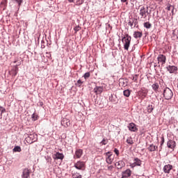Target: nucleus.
Segmentation results:
<instances>
[{
    "mask_svg": "<svg viewBox=\"0 0 178 178\" xmlns=\"http://www.w3.org/2000/svg\"><path fill=\"white\" fill-rule=\"evenodd\" d=\"M13 151V152H22V147L20 146H15Z\"/></svg>",
    "mask_w": 178,
    "mask_h": 178,
    "instance_id": "obj_26",
    "label": "nucleus"
},
{
    "mask_svg": "<svg viewBox=\"0 0 178 178\" xmlns=\"http://www.w3.org/2000/svg\"><path fill=\"white\" fill-rule=\"evenodd\" d=\"M40 106H42V102L40 103Z\"/></svg>",
    "mask_w": 178,
    "mask_h": 178,
    "instance_id": "obj_50",
    "label": "nucleus"
},
{
    "mask_svg": "<svg viewBox=\"0 0 178 178\" xmlns=\"http://www.w3.org/2000/svg\"><path fill=\"white\" fill-rule=\"evenodd\" d=\"M72 178H81V175L79 173H74L72 175Z\"/></svg>",
    "mask_w": 178,
    "mask_h": 178,
    "instance_id": "obj_35",
    "label": "nucleus"
},
{
    "mask_svg": "<svg viewBox=\"0 0 178 178\" xmlns=\"http://www.w3.org/2000/svg\"><path fill=\"white\" fill-rule=\"evenodd\" d=\"M123 94L124 97H130V94H131L130 90L127 89L124 90Z\"/></svg>",
    "mask_w": 178,
    "mask_h": 178,
    "instance_id": "obj_28",
    "label": "nucleus"
},
{
    "mask_svg": "<svg viewBox=\"0 0 178 178\" xmlns=\"http://www.w3.org/2000/svg\"><path fill=\"white\" fill-rule=\"evenodd\" d=\"M81 155H83V149H76L75 152L74 157L79 159L81 158Z\"/></svg>",
    "mask_w": 178,
    "mask_h": 178,
    "instance_id": "obj_18",
    "label": "nucleus"
},
{
    "mask_svg": "<svg viewBox=\"0 0 178 178\" xmlns=\"http://www.w3.org/2000/svg\"><path fill=\"white\" fill-rule=\"evenodd\" d=\"M125 163H124L123 161H119L118 162L115 163V166L118 169H122V168H124L125 166Z\"/></svg>",
    "mask_w": 178,
    "mask_h": 178,
    "instance_id": "obj_21",
    "label": "nucleus"
},
{
    "mask_svg": "<svg viewBox=\"0 0 178 178\" xmlns=\"http://www.w3.org/2000/svg\"><path fill=\"white\" fill-rule=\"evenodd\" d=\"M134 38H141V37H143V32L141 31H136L135 32H134Z\"/></svg>",
    "mask_w": 178,
    "mask_h": 178,
    "instance_id": "obj_22",
    "label": "nucleus"
},
{
    "mask_svg": "<svg viewBox=\"0 0 178 178\" xmlns=\"http://www.w3.org/2000/svg\"><path fill=\"white\" fill-rule=\"evenodd\" d=\"M164 143H165V138L163 136H162L161 141V145H160L161 149H162V145H163Z\"/></svg>",
    "mask_w": 178,
    "mask_h": 178,
    "instance_id": "obj_36",
    "label": "nucleus"
},
{
    "mask_svg": "<svg viewBox=\"0 0 178 178\" xmlns=\"http://www.w3.org/2000/svg\"><path fill=\"white\" fill-rule=\"evenodd\" d=\"M83 3H84V0H77V1H76L75 5H76V6H80V5H83Z\"/></svg>",
    "mask_w": 178,
    "mask_h": 178,
    "instance_id": "obj_31",
    "label": "nucleus"
},
{
    "mask_svg": "<svg viewBox=\"0 0 178 178\" xmlns=\"http://www.w3.org/2000/svg\"><path fill=\"white\" fill-rule=\"evenodd\" d=\"M141 94H142V96L143 97V98H145L148 94V90H147L145 89H143L141 90Z\"/></svg>",
    "mask_w": 178,
    "mask_h": 178,
    "instance_id": "obj_27",
    "label": "nucleus"
},
{
    "mask_svg": "<svg viewBox=\"0 0 178 178\" xmlns=\"http://www.w3.org/2000/svg\"><path fill=\"white\" fill-rule=\"evenodd\" d=\"M109 101L113 104H118V97L116 95H111L109 96Z\"/></svg>",
    "mask_w": 178,
    "mask_h": 178,
    "instance_id": "obj_20",
    "label": "nucleus"
},
{
    "mask_svg": "<svg viewBox=\"0 0 178 178\" xmlns=\"http://www.w3.org/2000/svg\"><path fill=\"white\" fill-rule=\"evenodd\" d=\"M61 124L64 127H69V126H70V120L67 119V118H63L61 120Z\"/></svg>",
    "mask_w": 178,
    "mask_h": 178,
    "instance_id": "obj_12",
    "label": "nucleus"
},
{
    "mask_svg": "<svg viewBox=\"0 0 178 178\" xmlns=\"http://www.w3.org/2000/svg\"><path fill=\"white\" fill-rule=\"evenodd\" d=\"M5 112H6V108L0 106V119H2V115L5 113Z\"/></svg>",
    "mask_w": 178,
    "mask_h": 178,
    "instance_id": "obj_25",
    "label": "nucleus"
},
{
    "mask_svg": "<svg viewBox=\"0 0 178 178\" xmlns=\"http://www.w3.org/2000/svg\"><path fill=\"white\" fill-rule=\"evenodd\" d=\"M105 155L106 163H108V165L112 164V163L113 162V159H115V156H113L112 152H108L105 153Z\"/></svg>",
    "mask_w": 178,
    "mask_h": 178,
    "instance_id": "obj_2",
    "label": "nucleus"
},
{
    "mask_svg": "<svg viewBox=\"0 0 178 178\" xmlns=\"http://www.w3.org/2000/svg\"><path fill=\"white\" fill-rule=\"evenodd\" d=\"M74 168L79 170H84V168H86V163L79 161L74 164Z\"/></svg>",
    "mask_w": 178,
    "mask_h": 178,
    "instance_id": "obj_5",
    "label": "nucleus"
},
{
    "mask_svg": "<svg viewBox=\"0 0 178 178\" xmlns=\"http://www.w3.org/2000/svg\"><path fill=\"white\" fill-rule=\"evenodd\" d=\"M53 158L54 159H60L62 161L65 158V156L62 153L56 152L53 154Z\"/></svg>",
    "mask_w": 178,
    "mask_h": 178,
    "instance_id": "obj_13",
    "label": "nucleus"
},
{
    "mask_svg": "<svg viewBox=\"0 0 178 178\" xmlns=\"http://www.w3.org/2000/svg\"><path fill=\"white\" fill-rule=\"evenodd\" d=\"M158 63H161V65H165L166 63V56L163 54H159L157 57Z\"/></svg>",
    "mask_w": 178,
    "mask_h": 178,
    "instance_id": "obj_7",
    "label": "nucleus"
},
{
    "mask_svg": "<svg viewBox=\"0 0 178 178\" xmlns=\"http://www.w3.org/2000/svg\"><path fill=\"white\" fill-rule=\"evenodd\" d=\"M143 26L144 27H145V29H149L150 27L152 26V24H151V23L149 22H145Z\"/></svg>",
    "mask_w": 178,
    "mask_h": 178,
    "instance_id": "obj_32",
    "label": "nucleus"
},
{
    "mask_svg": "<svg viewBox=\"0 0 178 178\" xmlns=\"http://www.w3.org/2000/svg\"><path fill=\"white\" fill-rule=\"evenodd\" d=\"M16 74H17V68H16V69L14 70V73H13V76H16Z\"/></svg>",
    "mask_w": 178,
    "mask_h": 178,
    "instance_id": "obj_45",
    "label": "nucleus"
},
{
    "mask_svg": "<svg viewBox=\"0 0 178 178\" xmlns=\"http://www.w3.org/2000/svg\"><path fill=\"white\" fill-rule=\"evenodd\" d=\"M132 80L133 81H134V83H137V81L138 80V76L137 75L134 76Z\"/></svg>",
    "mask_w": 178,
    "mask_h": 178,
    "instance_id": "obj_39",
    "label": "nucleus"
},
{
    "mask_svg": "<svg viewBox=\"0 0 178 178\" xmlns=\"http://www.w3.org/2000/svg\"><path fill=\"white\" fill-rule=\"evenodd\" d=\"M128 24L130 26V27H131V29H133V24H134V22L129 20Z\"/></svg>",
    "mask_w": 178,
    "mask_h": 178,
    "instance_id": "obj_42",
    "label": "nucleus"
},
{
    "mask_svg": "<svg viewBox=\"0 0 178 178\" xmlns=\"http://www.w3.org/2000/svg\"><path fill=\"white\" fill-rule=\"evenodd\" d=\"M175 9V7L173 6H169L167 7V10H173Z\"/></svg>",
    "mask_w": 178,
    "mask_h": 178,
    "instance_id": "obj_43",
    "label": "nucleus"
},
{
    "mask_svg": "<svg viewBox=\"0 0 178 178\" xmlns=\"http://www.w3.org/2000/svg\"><path fill=\"white\" fill-rule=\"evenodd\" d=\"M147 149H148V151H149V152H154V151H156L158 149V146L150 145L147 147Z\"/></svg>",
    "mask_w": 178,
    "mask_h": 178,
    "instance_id": "obj_23",
    "label": "nucleus"
},
{
    "mask_svg": "<svg viewBox=\"0 0 178 178\" xmlns=\"http://www.w3.org/2000/svg\"><path fill=\"white\" fill-rule=\"evenodd\" d=\"M68 1H69L70 3H72L74 2V0H68Z\"/></svg>",
    "mask_w": 178,
    "mask_h": 178,
    "instance_id": "obj_48",
    "label": "nucleus"
},
{
    "mask_svg": "<svg viewBox=\"0 0 178 178\" xmlns=\"http://www.w3.org/2000/svg\"><path fill=\"white\" fill-rule=\"evenodd\" d=\"M22 3H23V0H11L10 5L11 6H17L19 9Z\"/></svg>",
    "mask_w": 178,
    "mask_h": 178,
    "instance_id": "obj_6",
    "label": "nucleus"
},
{
    "mask_svg": "<svg viewBox=\"0 0 178 178\" xmlns=\"http://www.w3.org/2000/svg\"><path fill=\"white\" fill-rule=\"evenodd\" d=\"M127 0H121V2L124 3V2H127Z\"/></svg>",
    "mask_w": 178,
    "mask_h": 178,
    "instance_id": "obj_49",
    "label": "nucleus"
},
{
    "mask_svg": "<svg viewBox=\"0 0 178 178\" xmlns=\"http://www.w3.org/2000/svg\"><path fill=\"white\" fill-rule=\"evenodd\" d=\"M167 70L169 73H175V72H177V67L175 65H169L167 67Z\"/></svg>",
    "mask_w": 178,
    "mask_h": 178,
    "instance_id": "obj_16",
    "label": "nucleus"
},
{
    "mask_svg": "<svg viewBox=\"0 0 178 178\" xmlns=\"http://www.w3.org/2000/svg\"><path fill=\"white\" fill-rule=\"evenodd\" d=\"M167 147L170 149L174 150L176 148V141L170 139L167 142Z\"/></svg>",
    "mask_w": 178,
    "mask_h": 178,
    "instance_id": "obj_8",
    "label": "nucleus"
},
{
    "mask_svg": "<svg viewBox=\"0 0 178 178\" xmlns=\"http://www.w3.org/2000/svg\"><path fill=\"white\" fill-rule=\"evenodd\" d=\"M172 169H173V166L170 164H168L163 167V172L164 173H170Z\"/></svg>",
    "mask_w": 178,
    "mask_h": 178,
    "instance_id": "obj_15",
    "label": "nucleus"
},
{
    "mask_svg": "<svg viewBox=\"0 0 178 178\" xmlns=\"http://www.w3.org/2000/svg\"><path fill=\"white\" fill-rule=\"evenodd\" d=\"M108 139L104 138L102 140V141L100 143V144H102V145H106V144H108Z\"/></svg>",
    "mask_w": 178,
    "mask_h": 178,
    "instance_id": "obj_34",
    "label": "nucleus"
},
{
    "mask_svg": "<svg viewBox=\"0 0 178 178\" xmlns=\"http://www.w3.org/2000/svg\"><path fill=\"white\" fill-rule=\"evenodd\" d=\"M74 30L75 33H77V31H80V30H81V27H80V26H76L74 28Z\"/></svg>",
    "mask_w": 178,
    "mask_h": 178,
    "instance_id": "obj_37",
    "label": "nucleus"
},
{
    "mask_svg": "<svg viewBox=\"0 0 178 178\" xmlns=\"http://www.w3.org/2000/svg\"><path fill=\"white\" fill-rule=\"evenodd\" d=\"M131 170L127 169L122 172V177L123 178H130L131 177Z\"/></svg>",
    "mask_w": 178,
    "mask_h": 178,
    "instance_id": "obj_9",
    "label": "nucleus"
},
{
    "mask_svg": "<svg viewBox=\"0 0 178 178\" xmlns=\"http://www.w3.org/2000/svg\"><path fill=\"white\" fill-rule=\"evenodd\" d=\"M163 97L167 100L172 99V97H173V92L170 88H165L163 90Z\"/></svg>",
    "mask_w": 178,
    "mask_h": 178,
    "instance_id": "obj_1",
    "label": "nucleus"
},
{
    "mask_svg": "<svg viewBox=\"0 0 178 178\" xmlns=\"http://www.w3.org/2000/svg\"><path fill=\"white\" fill-rule=\"evenodd\" d=\"M142 161L138 158H135L134 163L130 165L131 168H136V166H141Z\"/></svg>",
    "mask_w": 178,
    "mask_h": 178,
    "instance_id": "obj_10",
    "label": "nucleus"
},
{
    "mask_svg": "<svg viewBox=\"0 0 178 178\" xmlns=\"http://www.w3.org/2000/svg\"><path fill=\"white\" fill-rule=\"evenodd\" d=\"M128 129L130 130V131H137L138 130L137 127H136V124L131 122L128 125Z\"/></svg>",
    "mask_w": 178,
    "mask_h": 178,
    "instance_id": "obj_19",
    "label": "nucleus"
},
{
    "mask_svg": "<svg viewBox=\"0 0 178 178\" xmlns=\"http://www.w3.org/2000/svg\"><path fill=\"white\" fill-rule=\"evenodd\" d=\"M38 120V115H37V113H34L32 115V120L35 121Z\"/></svg>",
    "mask_w": 178,
    "mask_h": 178,
    "instance_id": "obj_33",
    "label": "nucleus"
},
{
    "mask_svg": "<svg viewBox=\"0 0 178 178\" xmlns=\"http://www.w3.org/2000/svg\"><path fill=\"white\" fill-rule=\"evenodd\" d=\"M152 111H154V106H152V104H149V106H147L148 113H151V112H152Z\"/></svg>",
    "mask_w": 178,
    "mask_h": 178,
    "instance_id": "obj_29",
    "label": "nucleus"
},
{
    "mask_svg": "<svg viewBox=\"0 0 178 178\" xmlns=\"http://www.w3.org/2000/svg\"><path fill=\"white\" fill-rule=\"evenodd\" d=\"M22 178H29L30 177V170L29 168H25L22 171Z\"/></svg>",
    "mask_w": 178,
    "mask_h": 178,
    "instance_id": "obj_14",
    "label": "nucleus"
},
{
    "mask_svg": "<svg viewBox=\"0 0 178 178\" xmlns=\"http://www.w3.org/2000/svg\"><path fill=\"white\" fill-rule=\"evenodd\" d=\"M120 84H122V81L120 82Z\"/></svg>",
    "mask_w": 178,
    "mask_h": 178,
    "instance_id": "obj_51",
    "label": "nucleus"
},
{
    "mask_svg": "<svg viewBox=\"0 0 178 178\" xmlns=\"http://www.w3.org/2000/svg\"><path fill=\"white\" fill-rule=\"evenodd\" d=\"M113 170V166L109 165V166L108 167V170L112 171Z\"/></svg>",
    "mask_w": 178,
    "mask_h": 178,
    "instance_id": "obj_46",
    "label": "nucleus"
},
{
    "mask_svg": "<svg viewBox=\"0 0 178 178\" xmlns=\"http://www.w3.org/2000/svg\"><path fill=\"white\" fill-rule=\"evenodd\" d=\"M26 140L29 144H33V143H35L37 141V134H31L26 138Z\"/></svg>",
    "mask_w": 178,
    "mask_h": 178,
    "instance_id": "obj_4",
    "label": "nucleus"
},
{
    "mask_svg": "<svg viewBox=\"0 0 178 178\" xmlns=\"http://www.w3.org/2000/svg\"><path fill=\"white\" fill-rule=\"evenodd\" d=\"M81 84H83V81H81V80L79 79L76 83V86H79V87H80L81 86Z\"/></svg>",
    "mask_w": 178,
    "mask_h": 178,
    "instance_id": "obj_40",
    "label": "nucleus"
},
{
    "mask_svg": "<svg viewBox=\"0 0 178 178\" xmlns=\"http://www.w3.org/2000/svg\"><path fill=\"white\" fill-rule=\"evenodd\" d=\"M133 22H134V27H136L138 24V22L137 21V19H134Z\"/></svg>",
    "mask_w": 178,
    "mask_h": 178,
    "instance_id": "obj_44",
    "label": "nucleus"
},
{
    "mask_svg": "<svg viewBox=\"0 0 178 178\" xmlns=\"http://www.w3.org/2000/svg\"><path fill=\"white\" fill-rule=\"evenodd\" d=\"M130 41H131V37L128 35L122 38L124 45H130Z\"/></svg>",
    "mask_w": 178,
    "mask_h": 178,
    "instance_id": "obj_11",
    "label": "nucleus"
},
{
    "mask_svg": "<svg viewBox=\"0 0 178 178\" xmlns=\"http://www.w3.org/2000/svg\"><path fill=\"white\" fill-rule=\"evenodd\" d=\"M127 144H129V145H133L134 144V142H133V138L131 137H129L127 139Z\"/></svg>",
    "mask_w": 178,
    "mask_h": 178,
    "instance_id": "obj_30",
    "label": "nucleus"
},
{
    "mask_svg": "<svg viewBox=\"0 0 178 178\" xmlns=\"http://www.w3.org/2000/svg\"><path fill=\"white\" fill-rule=\"evenodd\" d=\"M90 72H86L84 74L83 77L86 80H87V79L90 78Z\"/></svg>",
    "mask_w": 178,
    "mask_h": 178,
    "instance_id": "obj_38",
    "label": "nucleus"
},
{
    "mask_svg": "<svg viewBox=\"0 0 178 178\" xmlns=\"http://www.w3.org/2000/svg\"><path fill=\"white\" fill-rule=\"evenodd\" d=\"M139 15L141 16V19H145L147 16H148L149 13H148V8H145L144 6L141 7L140 10H139Z\"/></svg>",
    "mask_w": 178,
    "mask_h": 178,
    "instance_id": "obj_3",
    "label": "nucleus"
},
{
    "mask_svg": "<svg viewBox=\"0 0 178 178\" xmlns=\"http://www.w3.org/2000/svg\"><path fill=\"white\" fill-rule=\"evenodd\" d=\"M152 90H154V91L155 92H158V89L159 88V85L158 84V83H155L152 86Z\"/></svg>",
    "mask_w": 178,
    "mask_h": 178,
    "instance_id": "obj_24",
    "label": "nucleus"
},
{
    "mask_svg": "<svg viewBox=\"0 0 178 178\" xmlns=\"http://www.w3.org/2000/svg\"><path fill=\"white\" fill-rule=\"evenodd\" d=\"M129 47H130L129 45H124V49H126V51H127V50H129Z\"/></svg>",
    "mask_w": 178,
    "mask_h": 178,
    "instance_id": "obj_47",
    "label": "nucleus"
},
{
    "mask_svg": "<svg viewBox=\"0 0 178 178\" xmlns=\"http://www.w3.org/2000/svg\"><path fill=\"white\" fill-rule=\"evenodd\" d=\"M114 152L117 155V156H119V155L120 154V152H119V149H118L116 148L114 149Z\"/></svg>",
    "mask_w": 178,
    "mask_h": 178,
    "instance_id": "obj_41",
    "label": "nucleus"
},
{
    "mask_svg": "<svg viewBox=\"0 0 178 178\" xmlns=\"http://www.w3.org/2000/svg\"><path fill=\"white\" fill-rule=\"evenodd\" d=\"M93 91L95 94H101L104 91V88L102 86H96L94 89Z\"/></svg>",
    "mask_w": 178,
    "mask_h": 178,
    "instance_id": "obj_17",
    "label": "nucleus"
}]
</instances>
